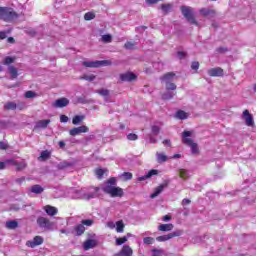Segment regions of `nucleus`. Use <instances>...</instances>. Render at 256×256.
<instances>
[{"label":"nucleus","mask_w":256,"mask_h":256,"mask_svg":"<svg viewBox=\"0 0 256 256\" xmlns=\"http://www.w3.org/2000/svg\"><path fill=\"white\" fill-rule=\"evenodd\" d=\"M191 135H193V131H184L182 133V143L190 147L192 155H199V145L190 138Z\"/></svg>","instance_id":"1"},{"label":"nucleus","mask_w":256,"mask_h":256,"mask_svg":"<svg viewBox=\"0 0 256 256\" xmlns=\"http://www.w3.org/2000/svg\"><path fill=\"white\" fill-rule=\"evenodd\" d=\"M18 15L13 8L0 7V19L6 23H11L14 19H17Z\"/></svg>","instance_id":"2"},{"label":"nucleus","mask_w":256,"mask_h":256,"mask_svg":"<svg viewBox=\"0 0 256 256\" xmlns=\"http://www.w3.org/2000/svg\"><path fill=\"white\" fill-rule=\"evenodd\" d=\"M180 10L183 17H185L186 21H188L190 25H196V27H199V22L195 19L193 8L190 6H181Z\"/></svg>","instance_id":"3"},{"label":"nucleus","mask_w":256,"mask_h":256,"mask_svg":"<svg viewBox=\"0 0 256 256\" xmlns=\"http://www.w3.org/2000/svg\"><path fill=\"white\" fill-rule=\"evenodd\" d=\"M98 193H99V188L90 187V188L82 189L80 191V197L85 201H89L91 199H95V197L98 196Z\"/></svg>","instance_id":"4"},{"label":"nucleus","mask_w":256,"mask_h":256,"mask_svg":"<svg viewBox=\"0 0 256 256\" xmlns=\"http://www.w3.org/2000/svg\"><path fill=\"white\" fill-rule=\"evenodd\" d=\"M36 223L40 229H44L45 231H53L55 229V223L44 216L38 217Z\"/></svg>","instance_id":"5"},{"label":"nucleus","mask_w":256,"mask_h":256,"mask_svg":"<svg viewBox=\"0 0 256 256\" xmlns=\"http://www.w3.org/2000/svg\"><path fill=\"white\" fill-rule=\"evenodd\" d=\"M6 163H9V165H12L15 167L16 171H25V169L28 167L29 164H27V160H15V159H9Z\"/></svg>","instance_id":"6"},{"label":"nucleus","mask_w":256,"mask_h":256,"mask_svg":"<svg viewBox=\"0 0 256 256\" xmlns=\"http://www.w3.org/2000/svg\"><path fill=\"white\" fill-rule=\"evenodd\" d=\"M82 65H84V67H90V68L107 67L111 65V61L109 60L84 61Z\"/></svg>","instance_id":"7"},{"label":"nucleus","mask_w":256,"mask_h":256,"mask_svg":"<svg viewBox=\"0 0 256 256\" xmlns=\"http://www.w3.org/2000/svg\"><path fill=\"white\" fill-rule=\"evenodd\" d=\"M181 235H183V230H176L172 233L156 237V241H158L159 243H163L165 241L173 239V237H181Z\"/></svg>","instance_id":"8"},{"label":"nucleus","mask_w":256,"mask_h":256,"mask_svg":"<svg viewBox=\"0 0 256 256\" xmlns=\"http://www.w3.org/2000/svg\"><path fill=\"white\" fill-rule=\"evenodd\" d=\"M242 119L245 121L247 127H255V120H253V114L249 113V110H244L242 113Z\"/></svg>","instance_id":"9"},{"label":"nucleus","mask_w":256,"mask_h":256,"mask_svg":"<svg viewBox=\"0 0 256 256\" xmlns=\"http://www.w3.org/2000/svg\"><path fill=\"white\" fill-rule=\"evenodd\" d=\"M119 79L122 83H131L137 79V75L133 72L122 73L119 76Z\"/></svg>","instance_id":"10"},{"label":"nucleus","mask_w":256,"mask_h":256,"mask_svg":"<svg viewBox=\"0 0 256 256\" xmlns=\"http://www.w3.org/2000/svg\"><path fill=\"white\" fill-rule=\"evenodd\" d=\"M81 133H89V127L82 125L69 130V135H71V137H77V135H81Z\"/></svg>","instance_id":"11"},{"label":"nucleus","mask_w":256,"mask_h":256,"mask_svg":"<svg viewBox=\"0 0 256 256\" xmlns=\"http://www.w3.org/2000/svg\"><path fill=\"white\" fill-rule=\"evenodd\" d=\"M43 237L41 236H35L33 240H28L26 242L27 247H30L31 249H35V247H38V245H43Z\"/></svg>","instance_id":"12"},{"label":"nucleus","mask_w":256,"mask_h":256,"mask_svg":"<svg viewBox=\"0 0 256 256\" xmlns=\"http://www.w3.org/2000/svg\"><path fill=\"white\" fill-rule=\"evenodd\" d=\"M199 13L202 15V17H207V19H213V17L217 15V12L211 8H201Z\"/></svg>","instance_id":"13"},{"label":"nucleus","mask_w":256,"mask_h":256,"mask_svg":"<svg viewBox=\"0 0 256 256\" xmlns=\"http://www.w3.org/2000/svg\"><path fill=\"white\" fill-rule=\"evenodd\" d=\"M208 75L210 77H223V69L220 67L211 68L208 70Z\"/></svg>","instance_id":"14"},{"label":"nucleus","mask_w":256,"mask_h":256,"mask_svg":"<svg viewBox=\"0 0 256 256\" xmlns=\"http://www.w3.org/2000/svg\"><path fill=\"white\" fill-rule=\"evenodd\" d=\"M115 256H133V249L129 245H124L119 253Z\"/></svg>","instance_id":"15"},{"label":"nucleus","mask_w":256,"mask_h":256,"mask_svg":"<svg viewBox=\"0 0 256 256\" xmlns=\"http://www.w3.org/2000/svg\"><path fill=\"white\" fill-rule=\"evenodd\" d=\"M94 247H97V240L88 239L83 243L84 251H89V249H94Z\"/></svg>","instance_id":"16"},{"label":"nucleus","mask_w":256,"mask_h":256,"mask_svg":"<svg viewBox=\"0 0 256 256\" xmlns=\"http://www.w3.org/2000/svg\"><path fill=\"white\" fill-rule=\"evenodd\" d=\"M175 79V73L174 72H168L164 74L162 77H160V80L162 83H172Z\"/></svg>","instance_id":"17"},{"label":"nucleus","mask_w":256,"mask_h":256,"mask_svg":"<svg viewBox=\"0 0 256 256\" xmlns=\"http://www.w3.org/2000/svg\"><path fill=\"white\" fill-rule=\"evenodd\" d=\"M169 184L167 182L161 184L157 188H155L154 193L150 195L151 199H155V197H158V195H161L163 193V190L168 186Z\"/></svg>","instance_id":"18"},{"label":"nucleus","mask_w":256,"mask_h":256,"mask_svg":"<svg viewBox=\"0 0 256 256\" xmlns=\"http://www.w3.org/2000/svg\"><path fill=\"white\" fill-rule=\"evenodd\" d=\"M44 211L50 217H55V215H57V213H58L57 208H55L54 206H51V205L44 206Z\"/></svg>","instance_id":"19"},{"label":"nucleus","mask_w":256,"mask_h":256,"mask_svg":"<svg viewBox=\"0 0 256 256\" xmlns=\"http://www.w3.org/2000/svg\"><path fill=\"white\" fill-rule=\"evenodd\" d=\"M67 105H69V99L67 98H60L56 100L54 103V107H57V108L67 107Z\"/></svg>","instance_id":"20"},{"label":"nucleus","mask_w":256,"mask_h":256,"mask_svg":"<svg viewBox=\"0 0 256 256\" xmlns=\"http://www.w3.org/2000/svg\"><path fill=\"white\" fill-rule=\"evenodd\" d=\"M112 197H123V189L119 187L112 188V191H110V194Z\"/></svg>","instance_id":"21"},{"label":"nucleus","mask_w":256,"mask_h":256,"mask_svg":"<svg viewBox=\"0 0 256 256\" xmlns=\"http://www.w3.org/2000/svg\"><path fill=\"white\" fill-rule=\"evenodd\" d=\"M49 123H51V120H40L36 123L35 129H47Z\"/></svg>","instance_id":"22"},{"label":"nucleus","mask_w":256,"mask_h":256,"mask_svg":"<svg viewBox=\"0 0 256 256\" xmlns=\"http://www.w3.org/2000/svg\"><path fill=\"white\" fill-rule=\"evenodd\" d=\"M30 191H31V193H35L36 195H41V193H43V191H45V189L42 188L41 185L36 184L30 188Z\"/></svg>","instance_id":"23"},{"label":"nucleus","mask_w":256,"mask_h":256,"mask_svg":"<svg viewBox=\"0 0 256 256\" xmlns=\"http://www.w3.org/2000/svg\"><path fill=\"white\" fill-rule=\"evenodd\" d=\"M47 159H51V152H49V150H44L41 152L38 161H47Z\"/></svg>","instance_id":"24"},{"label":"nucleus","mask_w":256,"mask_h":256,"mask_svg":"<svg viewBox=\"0 0 256 256\" xmlns=\"http://www.w3.org/2000/svg\"><path fill=\"white\" fill-rule=\"evenodd\" d=\"M157 173V170H150L146 175L139 177L138 181H145L146 179H151V177H153V175H157Z\"/></svg>","instance_id":"25"},{"label":"nucleus","mask_w":256,"mask_h":256,"mask_svg":"<svg viewBox=\"0 0 256 256\" xmlns=\"http://www.w3.org/2000/svg\"><path fill=\"white\" fill-rule=\"evenodd\" d=\"M74 231L76 233V235L78 237H81V235H83V233H85V226L82 225V224H77L75 227H74Z\"/></svg>","instance_id":"26"},{"label":"nucleus","mask_w":256,"mask_h":256,"mask_svg":"<svg viewBox=\"0 0 256 256\" xmlns=\"http://www.w3.org/2000/svg\"><path fill=\"white\" fill-rule=\"evenodd\" d=\"M4 109H5V111H15V109H17V103H15V102H7L4 105Z\"/></svg>","instance_id":"27"},{"label":"nucleus","mask_w":256,"mask_h":256,"mask_svg":"<svg viewBox=\"0 0 256 256\" xmlns=\"http://www.w3.org/2000/svg\"><path fill=\"white\" fill-rule=\"evenodd\" d=\"M158 231H173V224H161L158 226Z\"/></svg>","instance_id":"28"},{"label":"nucleus","mask_w":256,"mask_h":256,"mask_svg":"<svg viewBox=\"0 0 256 256\" xmlns=\"http://www.w3.org/2000/svg\"><path fill=\"white\" fill-rule=\"evenodd\" d=\"M175 93H173L171 90H167L165 93L162 94V99L164 101H169V99H173V96Z\"/></svg>","instance_id":"29"},{"label":"nucleus","mask_w":256,"mask_h":256,"mask_svg":"<svg viewBox=\"0 0 256 256\" xmlns=\"http://www.w3.org/2000/svg\"><path fill=\"white\" fill-rule=\"evenodd\" d=\"M85 116L83 115H76L72 119L73 125H79L82 121H84Z\"/></svg>","instance_id":"30"},{"label":"nucleus","mask_w":256,"mask_h":256,"mask_svg":"<svg viewBox=\"0 0 256 256\" xmlns=\"http://www.w3.org/2000/svg\"><path fill=\"white\" fill-rule=\"evenodd\" d=\"M96 93H98V95H101V97H105V99H107V97H109L110 95V91L104 88L96 90Z\"/></svg>","instance_id":"31"},{"label":"nucleus","mask_w":256,"mask_h":256,"mask_svg":"<svg viewBox=\"0 0 256 256\" xmlns=\"http://www.w3.org/2000/svg\"><path fill=\"white\" fill-rule=\"evenodd\" d=\"M17 227H19V223L15 220L6 222L7 229H17Z\"/></svg>","instance_id":"32"},{"label":"nucleus","mask_w":256,"mask_h":256,"mask_svg":"<svg viewBox=\"0 0 256 256\" xmlns=\"http://www.w3.org/2000/svg\"><path fill=\"white\" fill-rule=\"evenodd\" d=\"M8 71H9L12 79H17L19 74L17 73V68H15V66H9Z\"/></svg>","instance_id":"33"},{"label":"nucleus","mask_w":256,"mask_h":256,"mask_svg":"<svg viewBox=\"0 0 256 256\" xmlns=\"http://www.w3.org/2000/svg\"><path fill=\"white\" fill-rule=\"evenodd\" d=\"M125 49H128L129 51H133L135 47H137V42L128 41L124 44Z\"/></svg>","instance_id":"34"},{"label":"nucleus","mask_w":256,"mask_h":256,"mask_svg":"<svg viewBox=\"0 0 256 256\" xmlns=\"http://www.w3.org/2000/svg\"><path fill=\"white\" fill-rule=\"evenodd\" d=\"M121 179L123 181H131L133 179V174L131 172H124L120 175Z\"/></svg>","instance_id":"35"},{"label":"nucleus","mask_w":256,"mask_h":256,"mask_svg":"<svg viewBox=\"0 0 256 256\" xmlns=\"http://www.w3.org/2000/svg\"><path fill=\"white\" fill-rule=\"evenodd\" d=\"M156 158H157L158 163H165V161H167V156L163 153L157 152Z\"/></svg>","instance_id":"36"},{"label":"nucleus","mask_w":256,"mask_h":256,"mask_svg":"<svg viewBox=\"0 0 256 256\" xmlns=\"http://www.w3.org/2000/svg\"><path fill=\"white\" fill-rule=\"evenodd\" d=\"M179 176L181 177V179H189V177H191V175L189 174V172L185 169H180L178 171Z\"/></svg>","instance_id":"37"},{"label":"nucleus","mask_w":256,"mask_h":256,"mask_svg":"<svg viewBox=\"0 0 256 256\" xmlns=\"http://www.w3.org/2000/svg\"><path fill=\"white\" fill-rule=\"evenodd\" d=\"M187 117H188L187 113L183 110H179L176 112V119L183 120V119H187Z\"/></svg>","instance_id":"38"},{"label":"nucleus","mask_w":256,"mask_h":256,"mask_svg":"<svg viewBox=\"0 0 256 256\" xmlns=\"http://www.w3.org/2000/svg\"><path fill=\"white\" fill-rule=\"evenodd\" d=\"M161 9L164 13H169L173 9V4H162Z\"/></svg>","instance_id":"39"},{"label":"nucleus","mask_w":256,"mask_h":256,"mask_svg":"<svg viewBox=\"0 0 256 256\" xmlns=\"http://www.w3.org/2000/svg\"><path fill=\"white\" fill-rule=\"evenodd\" d=\"M124 229H125V224H123V221L116 222L117 233H123Z\"/></svg>","instance_id":"40"},{"label":"nucleus","mask_w":256,"mask_h":256,"mask_svg":"<svg viewBox=\"0 0 256 256\" xmlns=\"http://www.w3.org/2000/svg\"><path fill=\"white\" fill-rule=\"evenodd\" d=\"M115 186H113L112 184H108L106 182V184L103 186V191L104 193H107L108 195L111 193V191L114 189Z\"/></svg>","instance_id":"41"},{"label":"nucleus","mask_w":256,"mask_h":256,"mask_svg":"<svg viewBox=\"0 0 256 256\" xmlns=\"http://www.w3.org/2000/svg\"><path fill=\"white\" fill-rule=\"evenodd\" d=\"M144 245H153L155 243V238L153 237H145L143 238Z\"/></svg>","instance_id":"42"},{"label":"nucleus","mask_w":256,"mask_h":256,"mask_svg":"<svg viewBox=\"0 0 256 256\" xmlns=\"http://www.w3.org/2000/svg\"><path fill=\"white\" fill-rule=\"evenodd\" d=\"M166 85V91H175L177 89V85L173 82H168L165 84Z\"/></svg>","instance_id":"43"},{"label":"nucleus","mask_w":256,"mask_h":256,"mask_svg":"<svg viewBox=\"0 0 256 256\" xmlns=\"http://www.w3.org/2000/svg\"><path fill=\"white\" fill-rule=\"evenodd\" d=\"M11 63H15V57L7 56V57L4 59L3 64H4V65H11Z\"/></svg>","instance_id":"44"},{"label":"nucleus","mask_w":256,"mask_h":256,"mask_svg":"<svg viewBox=\"0 0 256 256\" xmlns=\"http://www.w3.org/2000/svg\"><path fill=\"white\" fill-rule=\"evenodd\" d=\"M26 99H33L34 97H37V94L33 91H27L24 95Z\"/></svg>","instance_id":"45"},{"label":"nucleus","mask_w":256,"mask_h":256,"mask_svg":"<svg viewBox=\"0 0 256 256\" xmlns=\"http://www.w3.org/2000/svg\"><path fill=\"white\" fill-rule=\"evenodd\" d=\"M113 37L110 34H106L102 36L103 43H111Z\"/></svg>","instance_id":"46"},{"label":"nucleus","mask_w":256,"mask_h":256,"mask_svg":"<svg viewBox=\"0 0 256 256\" xmlns=\"http://www.w3.org/2000/svg\"><path fill=\"white\" fill-rule=\"evenodd\" d=\"M95 17V13L93 12H88L84 15L85 21H91Z\"/></svg>","instance_id":"47"},{"label":"nucleus","mask_w":256,"mask_h":256,"mask_svg":"<svg viewBox=\"0 0 256 256\" xmlns=\"http://www.w3.org/2000/svg\"><path fill=\"white\" fill-rule=\"evenodd\" d=\"M123 243H127V236L116 238V245H123Z\"/></svg>","instance_id":"48"},{"label":"nucleus","mask_w":256,"mask_h":256,"mask_svg":"<svg viewBox=\"0 0 256 256\" xmlns=\"http://www.w3.org/2000/svg\"><path fill=\"white\" fill-rule=\"evenodd\" d=\"M81 224L85 227H91V225H93V220L92 219H86V220H82Z\"/></svg>","instance_id":"49"},{"label":"nucleus","mask_w":256,"mask_h":256,"mask_svg":"<svg viewBox=\"0 0 256 256\" xmlns=\"http://www.w3.org/2000/svg\"><path fill=\"white\" fill-rule=\"evenodd\" d=\"M67 167H71V163L61 162L60 164H58V169H67Z\"/></svg>","instance_id":"50"},{"label":"nucleus","mask_w":256,"mask_h":256,"mask_svg":"<svg viewBox=\"0 0 256 256\" xmlns=\"http://www.w3.org/2000/svg\"><path fill=\"white\" fill-rule=\"evenodd\" d=\"M127 139L128 141H137V139H139V136H137V134L130 133L127 135Z\"/></svg>","instance_id":"51"},{"label":"nucleus","mask_w":256,"mask_h":256,"mask_svg":"<svg viewBox=\"0 0 256 256\" xmlns=\"http://www.w3.org/2000/svg\"><path fill=\"white\" fill-rule=\"evenodd\" d=\"M16 109H18L19 111H23V109H27V105L24 102H19L18 104H16Z\"/></svg>","instance_id":"52"},{"label":"nucleus","mask_w":256,"mask_h":256,"mask_svg":"<svg viewBox=\"0 0 256 256\" xmlns=\"http://www.w3.org/2000/svg\"><path fill=\"white\" fill-rule=\"evenodd\" d=\"M82 79H84L85 81H95V75H84Z\"/></svg>","instance_id":"53"},{"label":"nucleus","mask_w":256,"mask_h":256,"mask_svg":"<svg viewBox=\"0 0 256 256\" xmlns=\"http://www.w3.org/2000/svg\"><path fill=\"white\" fill-rule=\"evenodd\" d=\"M152 256H163V250H152Z\"/></svg>","instance_id":"54"},{"label":"nucleus","mask_w":256,"mask_h":256,"mask_svg":"<svg viewBox=\"0 0 256 256\" xmlns=\"http://www.w3.org/2000/svg\"><path fill=\"white\" fill-rule=\"evenodd\" d=\"M227 51H229V49H228L227 47H218V48L216 49V52H217V53H221V54L227 53Z\"/></svg>","instance_id":"55"},{"label":"nucleus","mask_w":256,"mask_h":256,"mask_svg":"<svg viewBox=\"0 0 256 256\" xmlns=\"http://www.w3.org/2000/svg\"><path fill=\"white\" fill-rule=\"evenodd\" d=\"M105 174V171H103V169H97L96 170V175L99 179H101L103 177V175Z\"/></svg>","instance_id":"56"},{"label":"nucleus","mask_w":256,"mask_h":256,"mask_svg":"<svg viewBox=\"0 0 256 256\" xmlns=\"http://www.w3.org/2000/svg\"><path fill=\"white\" fill-rule=\"evenodd\" d=\"M177 57L178 59H185V57H187V53L179 51L177 52Z\"/></svg>","instance_id":"57"},{"label":"nucleus","mask_w":256,"mask_h":256,"mask_svg":"<svg viewBox=\"0 0 256 256\" xmlns=\"http://www.w3.org/2000/svg\"><path fill=\"white\" fill-rule=\"evenodd\" d=\"M160 128L159 126H152V133L154 135H159Z\"/></svg>","instance_id":"58"},{"label":"nucleus","mask_w":256,"mask_h":256,"mask_svg":"<svg viewBox=\"0 0 256 256\" xmlns=\"http://www.w3.org/2000/svg\"><path fill=\"white\" fill-rule=\"evenodd\" d=\"M106 183H108V185H112L115 187L116 183H117V179L115 178H110Z\"/></svg>","instance_id":"59"},{"label":"nucleus","mask_w":256,"mask_h":256,"mask_svg":"<svg viewBox=\"0 0 256 256\" xmlns=\"http://www.w3.org/2000/svg\"><path fill=\"white\" fill-rule=\"evenodd\" d=\"M191 69H194V71H197V69H199V62H192Z\"/></svg>","instance_id":"60"},{"label":"nucleus","mask_w":256,"mask_h":256,"mask_svg":"<svg viewBox=\"0 0 256 256\" xmlns=\"http://www.w3.org/2000/svg\"><path fill=\"white\" fill-rule=\"evenodd\" d=\"M60 121H61V123H67V121H69V117H67L65 115H61L60 116Z\"/></svg>","instance_id":"61"},{"label":"nucleus","mask_w":256,"mask_h":256,"mask_svg":"<svg viewBox=\"0 0 256 256\" xmlns=\"http://www.w3.org/2000/svg\"><path fill=\"white\" fill-rule=\"evenodd\" d=\"M0 149L2 150L9 149V145H7V143L5 142H0Z\"/></svg>","instance_id":"62"},{"label":"nucleus","mask_w":256,"mask_h":256,"mask_svg":"<svg viewBox=\"0 0 256 256\" xmlns=\"http://www.w3.org/2000/svg\"><path fill=\"white\" fill-rule=\"evenodd\" d=\"M191 204V200L187 199V198H184L182 200V205L185 206V205H190Z\"/></svg>","instance_id":"63"},{"label":"nucleus","mask_w":256,"mask_h":256,"mask_svg":"<svg viewBox=\"0 0 256 256\" xmlns=\"http://www.w3.org/2000/svg\"><path fill=\"white\" fill-rule=\"evenodd\" d=\"M107 227H109V229H115V224H114V222H108V223H107Z\"/></svg>","instance_id":"64"}]
</instances>
